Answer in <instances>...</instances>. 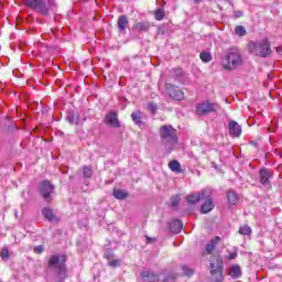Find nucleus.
I'll return each mask as SVG.
<instances>
[{"instance_id": "aec40b11", "label": "nucleus", "mask_w": 282, "mask_h": 282, "mask_svg": "<svg viewBox=\"0 0 282 282\" xmlns=\"http://www.w3.org/2000/svg\"><path fill=\"white\" fill-rule=\"evenodd\" d=\"M229 275L231 279H239L241 276V268L237 264L232 265L229 270Z\"/></svg>"}, {"instance_id": "c85d7f7f", "label": "nucleus", "mask_w": 282, "mask_h": 282, "mask_svg": "<svg viewBox=\"0 0 282 282\" xmlns=\"http://www.w3.org/2000/svg\"><path fill=\"white\" fill-rule=\"evenodd\" d=\"M235 32L237 36H246L247 34L246 28H243V25L236 26Z\"/></svg>"}, {"instance_id": "ddd939ff", "label": "nucleus", "mask_w": 282, "mask_h": 282, "mask_svg": "<svg viewBox=\"0 0 282 282\" xmlns=\"http://www.w3.org/2000/svg\"><path fill=\"white\" fill-rule=\"evenodd\" d=\"M141 276H142L143 281L155 282V281H160V276H162V275H155V273H153V271L144 270L141 273Z\"/></svg>"}, {"instance_id": "412c9836", "label": "nucleus", "mask_w": 282, "mask_h": 282, "mask_svg": "<svg viewBox=\"0 0 282 282\" xmlns=\"http://www.w3.org/2000/svg\"><path fill=\"white\" fill-rule=\"evenodd\" d=\"M133 29L137 30V32H147V30H149V23L148 22H137L133 25Z\"/></svg>"}, {"instance_id": "f257e3e1", "label": "nucleus", "mask_w": 282, "mask_h": 282, "mask_svg": "<svg viewBox=\"0 0 282 282\" xmlns=\"http://www.w3.org/2000/svg\"><path fill=\"white\" fill-rule=\"evenodd\" d=\"M220 65L226 72H232L238 67H241V65H243V57L241 56L239 48L232 47L227 50L220 61Z\"/></svg>"}, {"instance_id": "a211bd4d", "label": "nucleus", "mask_w": 282, "mask_h": 282, "mask_svg": "<svg viewBox=\"0 0 282 282\" xmlns=\"http://www.w3.org/2000/svg\"><path fill=\"white\" fill-rule=\"evenodd\" d=\"M219 241H221V238L215 237L214 239H212L209 241V243H207V246L205 248L207 254H210V252H213V250H215V246H217L219 243Z\"/></svg>"}, {"instance_id": "39448f33", "label": "nucleus", "mask_w": 282, "mask_h": 282, "mask_svg": "<svg viewBox=\"0 0 282 282\" xmlns=\"http://www.w3.org/2000/svg\"><path fill=\"white\" fill-rule=\"evenodd\" d=\"M210 274L216 282L224 281V261L221 258H217L215 262L210 263Z\"/></svg>"}, {"instance_id": "79ce46f5", "label": "nucleus", "mask_w": 282, "mask_h": 282, "mask_svg": "<svg viewBox=\"0 0 282 282\" xmlns=\"http://www.w3.org/2000/svg\"><path fill=\"white\" fill-rule=\"evenodd\" d=\"M276 52H281V47H278V48H276Z\"/></svg>"}, {"instance_id": "9d476101", "label": "nucleus", "mask_w": 282, "mask_h": 282, "mask_svg": "<svg viewBox=\"0 0 282 282\" xmlns=\"http://www.w3.org/2000/svg\"><path fill=\"white\" fill-rule=\"evenodd\" d=\"M165 89L172 100H184V91L180 87L166 84Z\"/></svg>"}, {"instance_id": "423d86ee", "label": "nucleus", "mask_w": 282, "mask_h": 282, "mask_svg": "<svg viewBox=\"0 0 282 282\" xmlns=\"http://www.w3.org/2000/svg\"><path fill=\"white\" fill-rule=\"evenodd\" d=\"M210 195H213V192L210 191V188H205V189H202L200 192L192 193L187 195L186 202L187 204H191V205L199 204L202 199H207V197H210Z\"/></svg>"}, {"instance_id": "f3484780", "label": "nucleus", "mask_w": 282, "mask_h": 282, "mask_svg": "<svg viewBox=\"0 0 282 282\" xmlns=\"http://www.w3.org/2000/svg\"><path fill=\"white\" fill-rule=\"evenodd\" d=\"M182 228H184V225L181 223V220H173L170 224V230L171 232H174L175 235L182 232Z\"/></svg>"}, {"instance_id": "37998d69", "label": "nucleus", "mask_w": 282, "mask_h": 282, "mask_svg": "<svg viewBox=\"0 0 282 282\" xmlns=\"http://www.w3.org/2000/svg\"><path fill=\"white\" fill-rule=\"evenodd\" d=\"M153 239H151V238H148V241H152Z\"/></svg>"}, {"instance_id": "72a5a7b5", "label": "nucleus", "mask_w": 282, "mask_h": 282, "mask_svg": "<svg viewBox=\"0 0 282 282\" xmlns=\"http://www.w3.org/2000/svg\"><path fill=\"white\" fill-rule=\"evenodd\" d=\"M108 265H110V268H118L120 267V260L112 258L110 261H108Z\"/></svg>"}, {"instance_id": "b1692460", "label": "nucleus", "mask_w": 282, "mask_h": 282, "mask_svg": "<svg viewBox=\"0 0 282 282\" xmlns=\"http://www.w3.org/2000/svg\"><path fill=\"white\" fill-rule=\"evenodd\" d=\"M131 118L133 120L134 123L137 124H141L142 123V112L140 111H134L131 113Z\"/></svg>"}, {"instance_id": "2eb2a0df", "label": "nucleus", "mask_w": 282, "mask_h": 282, "mask_svg": "<svg viewBox=\"0 0 282 282\" xmlns=\"http://www.w3.org/2000/svg\"><path fill=\"white\" fill-rule=\"evenodd\" d=\"M106 122L107 124H110V127H120V121H118V113L110 112L106 116Z\"/></svg>"}, {"instance_id": "393cba45", "label": "nucleus", "mask_w": 282, "mask_h": 282, "mask_svg": "<svg viewBox=\"0 0 282 282\" xmlns=\"http://www.w3.org/2000/svg\"><path fill=\"white\" fill-rule=\"evenodd\" d=\"M239 234L243 236L252 235V228L248 225H243L239 228Z\"/></svg>"}, {"instance_id": "a19ab883", "label": "nucleus", "mask_w": 282, "mask_h": 282, "mask_svg": "<svg viewBox=\"0 0 282 282\" xmlns=\"http://www.w3.org/2000/svg\"><path fill=\"white\" fill-rule=\"evenodd\" d=\"M195 1V3H199V1H202V0H194Z\"/></svg>"}, {"instance_id": "2f4dec72", "label": "nucleus", "mask_w": 282, "mask_h": 282, "mask_svg": "<svg viewBox=\"0 0 282 282\" xmlns=\"http://www.w3.org/2000/svg\"><path fill=\"white\" fill-rule=\"evenodd\" d=\"M180 199H181L180 195L173 196V197L171 198V206H172L173 208H175L176 206H178Z\"/></svg>"}, {"instance_id": "c9c22d12", "label": "nucleus", "mask_w": 282, "mask_h": 282, "mask_svg": "<svg viewBox=\"0 0 282 282\" xmlns=\"http://www.w3.org/2000/svg\"><path fill=\"white\" fill-rule=\"evenodd\" d=\"M93 175L91 167L85 166L84 167V177H90Z\"/></svg>"}, {"instance_id": "1a4fd4ad", "label": "nucleus", "mask_w": 282, "mask_h": 282, "mask_svg": "<svg viewBox=\"0 0 282 282\" xmlns=\"http://www.w3.org/2000/svg\"><path fill=\"white\" fill-rule=\"evenodd\" d=\"M25 4L28 8H32V10L41 12V14H47V6L43 0H25Z\"/></svg>"}, {"instance_id": "c03bdc74", "label": "nucleus", "mask_w": 282, "mask_h": 282, "mask_svg": "<svg viewBox=\"0 0 282 282\" xmlns=\"http://www.w3.org/2000/svg\"><path fill=\"white\" fill-rule=\"evenodd\" d=\"M177 72H180V74H182V69H178Z\"/></svg>"}, {"instance_id": "4c0bfd02", "label": "nucleus", "mask_w": 282, "mask_h": 282, "mask_svg": "<svg viewBox=\"0 0 282 282\" xmlns=\"http://www.w3.org/2000/svg\"><path fill=\"white\" fill-rule=\"evenodd\" d=\"M34 252H35V254H41V253H43V246H36V247H34Z\"/></svg>"}, {"instance_id": "dca6fc26", "label": "nucleus", "mask_w": 282, "mask_h": 282, "mask_svg": "<svg viewBox=\"0 0 282 282\" xmlns=\"http://www.w3.org/2000/svg\"><path fill=\"white\" fill-rule=\"evenodd\" d=\"M42 215L45 219H47L48 221H51V224H54L57 221L56 215H54V210H52L50 207H45L42 210Z\"/></svg>"}, {"instance_id": "473e14b6", "label": "nucleus", "mask_w": 282, "mask_h": 282, "mask_svg": "<svg viewBox=\"0 0 282 282\" xmlns=\"http://www.w3.org/2000/svg\"><path fill=\"white\" fill-rule=\"evenodd\" d=\"M0 257L3 260L10 258V251L8 250V248H2V250L0 251Z\"/></svg>"}, {"instance_id": "58836bf2", "label": "nucleus", "mask_w": 282, "mask_h": 282, "mask_svg": "<svg viewBox=\"0 0 282 282\" xmlns=\"http://www.w3.org/2000/svg\"><path fill=\"white\" fill-rule=\"evenodd\" d=\"M236 258H237V251H234V252L229 253L228 260L234 261V259H236Z\"/></svg>"}, {"instance_id": "bb28decb", "label": "nucleus", "mask_w": 282, "mask_h": 282, "mask_svg": "<svg viewBox=\"0 0 282 282\" xmlns=\"http://www.w3.org/2000/svg\"><path fill=\"white\" fill-rule=\"evenodd\" d=\"M113 197H116V199H126L127 193L122 189H115Z\"/></svg>"}, {"instance_id": "20e7f679", "label": "nucleus", "mask_w": 282, "mask_h": 282, "mask_svg": "<svg viewBox=\"0 0 282 282\" xmlns=\"http://www.w3.org/2000/svg\"><path fill=\"white\" fill-rule=\"evenodd\" d=\"M248 50L250 54H254V56H261L265 58V56H270L272 54V48H270V42L268 40H262L260 42H249Z\"/></svg>"}, {"instance_id": "c756f323", "label": "nucleus", "mask_w": 282, "mask_h": 282, "mask_svg": "<svg viewBox=\"0 0 282 282\" xmlns=\"http://www.w3.org/2000/svg\"><path fill=\"white\" fill-rule=\"evenodd\" d=\"M182 270H183V274L185 276H193V274H194L193 269L188 268L187 265H183Z\"/></svg>"}, {"instance_id": "6e6552de", "label": "nucleus", "mask_w": 282, "mask_h": 282, "mask_svg": "<svg viewBox=\"0 0 282 282\" xmlns=\"http://www.w3.org/2000/svg\"><path fill=\"white\" fill-rule=\"evenodd\" d=\"M217 109V105L210 104L209 101H203L196 106L197 116H206L207 113H212Z\"/></svg>"}, {"instance_id": "9b49d317", "label": "nucleus", "mask_w": 282, "mask_h": 282, "mask_svg": "<svg viewBox=\"0 0 282 282\" xmlns=\"http://www.w3.org/2000/svg\"><path fill=\"white\" fill-rule=\"evenodd\" d=\"M228 131L231 138H239V135H241V126H239L237 121H230L228 124Z\"/></svg>"}, {"instance_id": "a18cd8bd", "label": "nucleus", "mask_w": 282, "mask_h": 282, "mask_svg": "<svg viewBox=\"0 0 282 282\" xmlns=\"http://www.w3.org/2000/svg\"><path fill=\"white\" fill-rule=\"evenodd\" d=\"M166 281H169V280L167 279L163 280V282H166Z\"/></svg>"}, {"instance_id": "7c9ffc66", "label": "nucleus", "mask_w": 282, "mask_h": 282, "mask_svg": "<svg viewBox=\"0 0 282 282\" xmlns=\"http://www.w3.org/2000/svg\"><path fill=\"white\" fill-rule=\"evenodd\" d=\"M154 17H155L156 21H162V19H164L163 9H158L154 13Z\"/></svg>"}, {"instance_id": "f03ea898", "label": "nucleus", "mask_w": 282, "mask_h": 282, "mask_svg": "<svg viewBox=\"0 0 282 282\" xmlns=\"http://www.w3.org/2000/svg\"><path fill=\"white\" fill-rule=\"evenodd\" d=\"M161 144L165 145L167 153H171L177 144V130L173 126H162L160 129Z\"/></svg>"}, {"instance_id": "7ed1b4c3", "label": "nucleus", "mask_w": 282, "mask_h": 282, "mask_svg": "<svg viewBox=\"0 0 282 282\" xmlns=\"http://www.w3.org/2000/svg\"><path fill=\"white\" fill-rule=\"evenodd\" d=\"M66 258L64 254L61 256H53L48 260V268L52 270H56V279L57 282H63L67 279V269L65 268Z\"/></svg>"}, {"instance_id": "e433bc0d", "label": "nucleus", "mask_w": 282, "mask_h": 282, "mask_svg": "<svg viewBox=\"0 0 282 282\" xmlns=\"http://www.w3.org/2000/svg\"><path fill=\"white\" fill-rule=\"evenodd\" d=\"M105 259H107L108 261H111L113 259V252L111 251H107L105 254H104Z\"/></svg>"}, {"instance_id": "ea45409f", "label": "nucleus", "mask_w": 282, "mask_h": 282, "mask_svg": "<svg viewBox=\"0 0 282 282\" xmlns=\"http://www.w3.org/2000/svg\"><path fill=\"white\" fill-rule=\"evenodd\" d=\"M235 17H236V19H239V18L243 17V12H241V11H236V12H235Z\"/></svg>"}, {"instance_id": "4be33fe9", "label": "nucleus", "mask_w": 282, "mask_h": 282, "mask_svg": "<svg viewBox=\"0 0 282 282\" xmlns=\"http://www.w3.org/2000/svg\"><path fill=\"white\" fill-rule=\"evenodd\" d=\"M169 166L174 173H182V164L178 161H171Z\"/></svg>"}, {"instance_id": "0eeeda50", "label": "nucleus", "mask_w": 282, "mask_h": 282, "mask_svg": "<svg viewBox=\"0 0 282 282\" xmlns=\"http://www.w3.org/2000/svg\"><path fill=\"white\" fill-rule=\"evenodd\" d=\"M40 193L45 202H52V194L54 193V185L50 181H44L40 184Z\"/></svg>"}, {"instance_id": "5701e85b", "label": "nucleus", "mask_w": 282, "mask_h": 282, "mask_svg": "<svg viewBox=\"0 0 282 282\" xmlns=\"http://www.w3.org/2000/svg\"><path fill=\"white\" fill-rule=\"evenodd\" d=\"M227 199H228L229 204L235 206V204H237V200L239 198L237 197V193H235V191H229V192H227Z\"/></svg>"}, {"instance_id": "f704fd0d", "label": "nucleus", "mask_w": 282, "mask_h": 282, "mask_svg": "<svg viewBox=\"0 0 282 282\" xmlns=\"http://www.w3.org/2000/svg\"><path fill=\"white\" fill-rule=\"evenodd\" d=\"M148 109H149V111H151V113H155V111H158V105L150 102L148 105Z\"/></svg>"}, {"instance_id": "6ab92c4d", "label": "nucleus", "mask_w": 282, "mask_h": 282, "mask_svg": "<svg viewBox=\"0 0 282 282\" xmlns=\"http://www.w3.org/2000/svg\"><path fill=\"white\" fill-rule=\"evenodd\" d=\"M127 25H129V20L127 19V15H121L118 19V28L121 32H124L127 30Z\"/></svg>"}, {"instance_id": "4468645a", "label": "nucleus", "mask_w": 282, "mask_h": 282, "mask_svg": "<svg viewBox=\"0 0 282 282\" xmlns=\"http://www.w3.org/2000/svg\"><path fill=\"white\" fill-rule=\"evenodd\" d=\"M204 199H206V200L200 207V213L206 215V214L210 213V210H213V208H215V203L213 202V199L210 197H207Z\"/></svg>"}, {"instance_id": "cd10ccee", "label": "nucleus", "mask_w": 282, "mask_h": 282, "mask_svg": "<svg viewBox=\"0 0 282 282\" xmlns=\"http://www.w3.org/2000/svg\"><path fill=\"white\" fill-rule=\"evenodd\" d=\"M200 59L203 61V63H210V61H213V55H210L209 52H202Z\"/></svg>"}, {"instance_id": "a878e982", "label": "nucleus", "mask_w": 282, "mask_h": 282, "mask_svg": "<svg viewBox=\"0 0 282 282\" xmlns=\"http://www.w3.org/2000/svg\"><path fill=\"white\" fill-rule=\"evenodd\" d=\"M67 121L69 122V124H78V116H75L74 112H68Z\"/></svg>"}, {"instance_id": "f8f14e48", "label": "nucleus", "mask_w": 282, "mask_h": 282, "mask_svg": "<svg viewBox=\"0 0 282 282\" xmlns=\"http://www.w3.org/2000/svg\"><path fill=\"white\" fill-rule=\"evenodd\" d=\"M272 177V172L268 169L260 170V182L263 186L270 185V180Z\"/></svg>"}]
</instances>
